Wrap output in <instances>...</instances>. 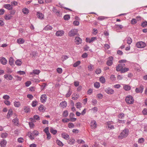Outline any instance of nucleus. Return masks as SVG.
Instances as JSON below:
<instances>
[{"label":"nucleus","instance_id":"ddd939ff","mask_svg":"<svg viewBox=\"0 0 147 147\" xmlns=\"http://www.w3.org/2000/svg\"><path fill=\"white\" fill-rule=\"evenodd\" d=\"M4 77L7 80H11L13 78V77L11 75L8 74L5 75Z\"/></svg>","mask_w":147,"mask_h":147},{"label":"nucleus","instance_id":"ea45409f","mask_svg":"<svg viewBox=\"0 0 147 147\" xmlns=\"http://www.w3.org/2000/svg\"><path fill=\"white\" fill-rule=\"evenodd\" d=\"M76 106L77 108H80L82 107L81 103L80 102H78L76 103Z\"/></svg>","mask_w":147,"mask_h":147},{"label":"nucleus","instance_id":"c756f323","mask_svg":"<svg viewBox=\"0 0 147 147\" xmlns=\"http://www.w3.org/2000/svg\"><path fill=\"white\" fill-rule=\"evenodd\" d=\"M22 12L24 14H27L29 12V10L27 8H24L22 9Z\"/></svg>","mask_w":147,"mask_h":147},{"label":"nucleus","instance_id":"f3484780","mask_svg":"<svg viewBox=\"0 0 147 147\" xmlns=\"http://www.w3.org/2000/svg\"><path fill=\"white\" fill-rule=\"evenodd\" d=\"M4 7L5 8H6L9 10H12L13 9V7L11 5L9 4H7L4 5Z\"/></svg>","mask_w":147,"mask_h":147},{"label":"nucleus","instance_id":"0eeeda50","mask_svg":"<svg viewBox=\"0 0 147 147\" xmlns=\"http://www.w3.org/2000/svg\"><path fill=\"white\" fill-rule=\"evenodd\" d=\"M74 42L76 44L79 45L82 43V40L79 37H76L75 38Z\"/></svg>","mask_w":147,"mask_h":147},{"label":"nucleus","instance_id":"39448f33","mask_svg":"<svg viewBox=\"0 0 147 147\" xmlns=\"http://www.w3.org/2000/svg\"><path fill=\"white\" fill-rule=\"evenodd\" d=\"M52 11L57 16H61V13H60V11L57 10L55 7H53Z\"/></svg>","mask_w":147,"mask_h":147},{"label":"nucleus","instance_id":"f704fd0d","mask_svg":"<svg viewBox=\"0 0 147 147\" xmlns=\"http://www.w3.org/2000/svg\"><path fill=\"white\" fill-rule=\"evenodd\" d=\"M141 25L143 27H145L147 26V21H145L141 23Z\"/></svg>","mask_w":147,"mask_h":147},{"label":"nucleus","instance_id":"4c0bfd02","mask_svg":"<svg viewBox=\"0 0 147 147\" xmlns=\"http://www.w3.org/2000/svg\"><path fill=\"white\" fill-rule=\"evenodd\" d=\"M100 81L103 84L105 83V79L103 77H101L100 78Z\"/></svg>","mask_w":147,"mask_h":147},{"label":"nucleus","instance_id":"bf43d9fd","mask_svg":"<svg viewBox=\"0 0 147 147\" xmlns=\"http://www.w3.org/2000/svg\"><path fill=\"white\" fill-rule=\"evenodd\" d=\"M70 121L69 119H62V121L63 123L68 122Z\"/></svg>","mask_w":147,"mask_h":147},{"label":"nucleus","instance_id":"c03bdc74","mask_svg":"<svg viewBox=\"0 0 147 147\" xmlns=\"http://www.w3.org/2000/svg\"><path fill=\"white\" fill-rule=\"evenodd\" d=\"M39 132L38 131H33L32 134V135L34 136H37L39 134Z\"/></svg>","mask_w":147,"mask_h":147},{"label":"nucleus","instance_id":"58836bf2","mask_svg":"<svg viewBox=\"0 0 147 147\" xmlns=\"http://www.w3.org/2000/svg\"><path fill=\"white\" fill-rule=\"evenodd\" d=\"M80 63V61H78L75 63L73 64V66L74 67H77L78 65H79Z\"/></svg>","mask_w":147,"mask_h":147},{"label":"nucleus","instance_id":"473e14b6","mask_svg":"<svg viewBox=\"0 0 147 147\" xmlns=\"http://www.w3.org/2000/svg\"><path fill=\"white\" fill-rule=\"evenodd\" d=\"M68 115V113L67 111H64L63 114V116L64 117H66Z\"/></svg>","mask_w":147,"mask_h":147},{"label":"nucleus","instance_id":"c85d7f7f","mask_svg":"<svg viewBox=\"0 0 147 147\" xmlns=\"http://www.w3.org/2000/svg\"><path fill=\"white\" fill-rule=\"evenodd\" d=\"M127 42L129 45L132 42V39L129 37H127L126 38Z\"/></svg>","mask_w":147,"mask_h":147},{"label":"nucleus","instance_id":"4468645a","mask_svg":"<svg viewBox=\"0 0 147 147\" xmlns=\"http://www.w3.org/2000/svg\"><path fill=\"white\" fill-rule=\"evenodd\" d=\"M62 137L65 140H68L69 138V135L65 133H63L61 134Z\"/></svg>","mask_w":147,"mask_h":147},{"label":"nucleus","instance_id":"f8f14e48","mask_svg":"<svg viewBox=\"0 0 147 147\" xmlns=\"http://www.w3.org/2000/svg\"><path fill=\"white\" fill-rule=\"evenodd\" d=\"M123 68V65L119 64L116 67V70L117 71H121V70Z\"/></svg>","mask_w":147,"mask_h":147},{"label":"nucleus","instance_id":"c9c22d12","mask_svg":"<svg viewBox=\"0 0 147 147\" xmlns=\"http://www.w3.org/2000/svg\"><path fill=\"white\" fill-rule=\"evenodd\" d=\"M95 88H98L100 86V83L98 82H96L94 84Z\"/></svg>","mask_w":147,"mask_h":147},{"label":"nucleus","instance_id":"4d7b16f0","mask_svg":"<svg viewBox=\"0 0 147 147\" xmlns=\"http://www.w3.org/2000/svg\"><path fill=\"white\" fill-rule=\"evenodd\" d=\"M144 138H141L139 139L138 142V143H141L144 142Z\"/></svg>","mask_w":147,"mask_h":147},{"label":"nucleus","instance_id":"864d4df0","mask_svg":"<svg viewBox=\"0 0 147 147\" xmlns=\"http://www.w3.org/2000/svg\"><path fill=\"white\" fill-rule=\"evenodd\" d=\"M68 126L69 128H73L74 127V125L72 123H69L68 124Z\"/></svg>","mask_w":147,"mask_h":147},{"label":"nucleus","instance_id":"f257e3e1","mask_svg":"<svg viewBox=\"0 0 147 147\" xmlns=\"http://www.w3.org/2000/svg\"><path fill=\"white\" fill-rule=\"evenodd\" d=\"M129 130L127 129H125L121 133L119 136L118 138L121 139L126 137L128 134Z\"/></svg>","mask_w":147,"mask_h":147},{"label":"nucleus","instance_id":"423d86ee","mask_svg":"<svg viewBox=\"0 0 147 147\" xmlns=\"http://www.w3.org/2000/svg\"><path fill=\"white\" fill-rule=\"evenodd\" d=\"M144 89V86L141 85L138 88H136V89L135 91L136 93H141L142 92Z\"/></svg>","mask_w":147,"mask_h":147},{"label":"nucleus","instance_id":"bb28decb","mask_svg":"<svg viewBox=\"0 0 147 147\" xmlns=\"http://www.w3.org/2000/svg\"><path fill=\"white\" fill-rule=\"evenodd\" d=\"M52 28L51 26L49 25H47L44 28V30H51Z\"/></svg>","mask_w":147,"mask_h":147},{"label":"nucleus","instance_id":"20e7f679","mask_svg":"<svg viewBox=\"0 0 147 147\" xmlns=\"http://www.w3.org/2000/svg\"><path fill=\"white\" fill-rule=\"evenodd\" d=\"M78 32V30L73 29L69 32L68 35L69 36H73L76 34Z\"/></svg>","mask_w":147,"mask_h":147},{"label":"nucleus","instance_id":"aec40b11","mask_svg":"<svg viewBox=\"0 0 147 147\" xmlns=\"http://www.w3.org/2000/svg\"><path fill=\"white\" fill-rule=\"evenodd\" d=\"M123 88L126 91L129 90L131 88V87L130 86L126 84H124L123 85Z\"/></svg>","mask_w":147,"mask_h":147},{"label":"nucleus","instance_id":"b1692460","mask_svg":"<svg viewBox=\"0 0 147 147\" xmlns=\"http://www.w3.org/2000/svg\"><path fill=\"white\" fill-rule=\"evenodd\" d=\"M13 111L11 109H10L8 111V113L7 115V118H9L10 116L12 115Z\"/></svg>","mask_w":147,"mask_h":147},{"label":"nucleus","instance_id":"0e129e2a","mask_svg":"<svg viewBox=\"0 0 147 147\" xmlns=\"http://www.w3.org/2000/svg\"><path fill=\"white\" fill-rule=\"evenodd\" d=\"M49 128L48 127H46L44 130V131L45 132L46 134L49 133Z\"/></svg>","mask_w":147,"mask_h":147},{"label":"nucleus","instance_id":"cd10ccee","mask_svg":"<svg viewBox=\"0 0 147 147\" xmlns=\"http://www.w3.org/2000/svg\"><path fill=\"white\" fill-rule=\"evenodd\" d=\"M40 71L38 69H35L33 71L32 73H31V74H34L38 75L40 73Z\"/></svg>","mask_w":147,"mask_h":147},{"label":"nucleus","instance_id":"e433bc0d","mask_svg":"<svg viewBox=\"0 0 147 147\" xmlns=\"http://www.w3.org/2000/svg\"><path fill=\"white\" fill-rule=\"evenodd\" d=\"M56 143L59 146H63V144L62 142L59 140H57Z\"/></svg>","mask_w":147,"mask_h":147},{"label":"nucleus","instance_id":"052dcab7","mask_svg":"<svg viewBox=\"0 0 147 147\" xmlns=\"http://www.w3.org/2000/svg\"><path fill=\"white\" fill-rule=\"evenodd\" d=\"M118 116L119 118L123 119L124 117V114L123 113H121Z\"/></svg>","mask_w":147,"mask_h":147},{"label":"nucleus","instance_id":"a878e982","mask_svg":"<svg viewBox=\"0 0 147 147\" xmlns=\"http://www.w3.org/2000/svg\"><path fill=\"white\" fill-rule=\"evenodd\" d=\"M12 17V16H11L10 15H5L4 16V18L5 20H10L11 18Z\"/></svg>","mask_w":147,"mask_h":147},{"label":"nucleus","instance_id":"338daca9","mask_svg":"<svg viewBox=\"0 0 147 147\" xmlns=\"http://www.w3.org/2000/svg\"><path fill=\"white\" fill-rule=\"evenodd\" d=\"M30 127L31 128H32L34 127V124L32 122H30L29 123Z\"/></svg>","mask_w":147,"mask_h":147},{"label":"nucleus","instance_id":"5701e85b","mask_svg":"<svg viewBox=\"0 0 147 147\" xmlns=\"http://www.w3.org/2000/svg\"><path fill=\"white\" fill-rule=\"evenodd\" d=\"M75 140L73 138H70L68 142V143L70 144H74L75 143Z\"/></svg>","mask_w":147,"mask_h":147},{"label":"nucleus","instance_id":"3c124183","mask_svg":"<svg viewBox=\"0 0 147 147\" xmlns=\"http://www.w3.org/2000/svg\"><path fill=\"white\" fill-rule=\"evenodd\" d=\"M14 105L15 107H18L20 105V103L19 102L16 101L14 102Z\"/></svg>","mask_w":147,"mask_h":147},{"label":"nucleus","instance_id":"de8ad7c7","mask_svg":"<svg viewBox=\"0 0 147 147\" xmlns=\"http://www.w3.org/2000/svg\"><path fill=\"white\" fill-rule=\"evenodd\" d=\"M8 136V134L7 133H2L1 134V137L3 138H6Z\"/></svg>","mask_w":147,"mask_h":147},{"label":"nucleus","instance_id":"13d9d810","mask_svg":"<svg viewBox=\"0 0 147 147\" xmlns=\"http://www.w3.org/2000/svg\"><path fill=\"white\" fill-rule=\"evenodd\" d=\"M57 70V72L59 74H61L62 72V70L61 68H58Z\"/></svg>","mask_w":147,"mask_h":147},{"label":"nucleus","instance_id":"69168bd1","mask_svg":"<svg viewBox=\"0 0 147 147\" xmlns=\"http://www.w3.org/2000/svg\"><path fill=\"white\" fill-rule=\"evenodd\" d=\"M9 98V96L7 95H5L3 96V98L4 99L8 100Z\"/></svg>","mask_w":147,"mask_h":147},{"label":"nucleus","instance_id":"8fccbe9b","mask_svg":"<svg viewBox=\"0 0 147 147\" xmlns=\"http://www.w3.org/2000/svg\"><path fill=\"white\" fill-rule=\"evenodd\" d=\"M33 118L34 119L38 121L40 120V119L39 117L37 115H34L33 117Z\"/></svg>","mask_w":147,"mask_h":147},{"label":"nucleus","instance_id":"7ed1b4c3","mask_svg":"<svg viewBox=\"0 0 147 147\" xmlns=\"http://www.w3.org/2000/svg\"><path fill=\"white\" fill-rule=\"evenodd\" d=\"M136 47L138 48H143L146 46L145 43L142 41L137 42L136 45Z\"/></svg>","mask_w":147,"mask_h":147},{"label":"nucleus","instance_id":"37998d69","mask_svg":"<svg viewBox=\"0 0 147 147\" xmlns=\"http://www.w3.org/2000/svg\"><path fill=\"white\" fill-rule=\"evenodd\" d=\"M70 18V16L69 15H65L63 17V18L65 20H68Z\"/></svg>","mask_w":147,"mask_h":147},{"label":"nucleus","instance_id":"412c9836","mask_svg":"<svg viewBox=\"0 0 147 147\" xmlns=\"http://www.w3.org/2000/svg\"><path fill=\"white\" fill-rule=\"evenodd\" d=\"M37 16L38 18L40 19H42L43 18L44 15L40 12H37Z\"/></svg>","mask_w":147,"mask_h":147},{"label":"nucleus","instance_id":"49530a36","mask_svg":"<svg viewBox=\"0 0 147 147\" xmlns=\"http://www.w3.org/2000/svg\"><path fill=\"white\" fill-rule=\"evenodd\" d=\"M44 107L43 105H40L38 107V110L40 111H43Z\"/></svg>","mask_w":147,"mask_h":147},{"label":"nucleus","instance_id":"79ce46f5","mask_svg":"<svg viewBox=\"0 0 147 147\" xmlns=\"http://www.w3.org/2000/svg\"><path fill=\"white\" fill-rule=\"evenodd\" d=\"M129 70V69L128 68H123L121 72L122 73H125Z\"/></svg>","mask_w":147,"mask_h":147},{"label":"nucleus","instance_id":"72a5a7b5","mask_svg":"<svg viewBox=\"0 0 147 147\" xmlns=\"http://www.w3.org/2000/svg\"><path fill=\"white\" fill-rule=\"evenodd\" d=\"M72 93V91L71 90L70 88H69V90L68 91V93L66 94V97H69Z\"/></svg>","mask_w":147,"mask_h":147},{"label":"nucleus","instance_id":"a211bd4d","mask_svg":"<svg viewBox=\"0 0 147 147\" xmlns=\"http://www.w3.org/2000/svg\"><path fill=\"white\" fill-rule=\"evenodd\" d=\"M14 60L13 58L11 57L9 59V63L11 66H13L14 65Z\"/></svg>","mask_w":147,"mask_h":147},{"label":"nucleus","instance_id":"6e6552de","mask_svg":"<svg viewBox=\"0 0 147 147\" xmlns=\"http://www.w3.org/2000/svg\"><path fill=\"white\" fill-rule=\"evenodd\" d=\"M109 59L108 60L107 62V64L108 66H111L113 64V58L112 57H109Z\"/></svg>","mask_w":147,"mask_h":147},{"label":"nucleus","instance_id":"680f3d73","mask_svg":"<svg viewBox=\"0 0 147 147\" xmlns=\"http://www.w3.org/2000/svg\"><path fill=\"white\" fill-rule=\"evenodd\" d=\"M24 111L26 113H28L30 111L29 108H27L26 107H25L24 109Z\"/></svg>","mask_w":147,"mask_h":147},{"label":"nucleus","instance_id":"2eb2a0df","mask_svg":"<svg viewBox=\"0 0 147 147\" xmlns=\"http://www.w3.org/2000/svg\"><path fill=\"white\" fill-rule=\"evenodd\" d=\"M7 141L3 139L0 142V145L1 147H5L6 146Z\"/></svg>","mask_w":147,"mask_h":147},{"label":"nucleus","instance_id":"e2e57ef3","mask_svg":"<svg viewBox=\"0 0 147 147\" xmlns=\"http://www.w3.org/2000/svg\"><path fill=\"white\" fill-rule=\"evenodd\" d=\"M110 78L112 81H114L115 80L116 78L115 75H112L110 77Z\"/></svg>","mask_w":147,"mask_h":147},{"label":"nucleus","instance_id":"7c9ffc66","mask_svg":"<svg viewBox=\"0 0 147 147\" xmlns=\"http://www.w3.org/2000/svg\"><path fill=\"white\" fill-rule=\"evenodd\" d=\"M50 131L52 134L54 135L56 134L57 132V131L56 130L53 129L52 128H51L50 129Z\"/></svg>","mask_w":147,"mask_h":147},{"label":"nucleus","instance_id":"dca6fc26","mask_svg":"<svg viewBox=\"0 0 147 147\" xmlns=\"http://www.w3.org/2000/svg\"><path fill=\"white\" fill-rule=\"evenodd\" d=\"M64 33V31L62 30L58 31L56 32L55 34L57 36H61Z\"/></svg>","mask_w":147,"mask_h":147},{"label":"nucleus","instance_id":"6ab92c4d","mask_svg":"<svg viewBox=\"0 0 147 147\" xmlns=\"http://www.w3.org/2000/svg\"><path fill=\"white\" fill-rule=\"evenodd\" d=\"M90 124L92 128L94 129L96 127L97 124L96 122L95 121H92L90 123Z\"/></svg>","mask_w":147,"mask_h":147},{"label":"nucleus","instance_id":"09e8293b","mask_svg":"<svg viewBox=\"0 0 147 147\" xmlns=\"http://www.w3.org/2000/svg\"><path fill=\"white\" fill-rule=\"evenodd\" d=\"M137 22L136 20V19H133L131 21V23L132 24H134Z\"/></svg>","mask_w":147,"mask_h":147},{"label":"nucleus","instance_id":"1a4fd4ad","mask_svg":"<svg viewBox=\"0 0 147 147\" xmlns=\"http://www.w3.org/2000/svg\"><path fill=\"white\" fill-rule=\"evenodd\" d=\"M105 91L107 93L109 94H113L114 92V90L110 88H106Z\"/></svg>","mask_w":147,"mask_h":147},{"label":"nucleus","instance_id":"4be33fe9","mask_svg":"<svg viewBox=\"0 0 147 147\" xmlns=\"http://www.w3.org/2000/svg\"><path fill=\"white\" fill-rule=\"evenodd\" d=\"M25 40L22 38H19L17 40V42L19 44H22L24 42Z\"/></svg>","mask_w":147,"mask_h":147},{"label":"nucleus","instance_id":"393cba45","mask_svg":"<svg viewBox=\"0 0 147 147\" xmlns=\"http://www.w3.org/2000/svg\"><path fill=\"white\" fill-rule=\"evenodd\" d=\"M60 105L63 108L65 107L67 105V102L65 101H63L60 103Z\"/></svg>","mask_w":147,"mask_h":147},{"label":"nucleus","instance_id":"f03ea898","mask_svg":"<svg viewBox=\"0 0 147 147\" xmlns=\"http://www.w3.org/2000/svg\"><path fill=\"white\" fill-rule=\"evenodd\" d=\"M125 100L126 102L128 104H132L134 101L133 97L130 95L127 96L125 98Z\"/></svg>","mask_w":147,"mask_h":147},{"label":"nucleus","instance_id":"2f4dec72","mask_svg":"<svg viewBox=\"0 0 147 147\" xmlns=\"http://www.w3.org/2000/svg\"><path fill=\"white\" fill-rule=\"evenodd\" d=\"M15 63L17 65H20L22 64V62L19 60H16L15 62Z\"/></svg>","mask_w":147,"mask_h":147},{"label":"nucleus","instance_id":"6e6d98bb","mask_svg":"<svg viewBox=\"0 0 147 147\" xmlns=\"http://www.w3.org/2000/svg\"><path fill=\"white\" fill-rule=\"evenodd\" d=\"M92 104L93 105H95L97 103V101L96 99H92Z\"/></svg>","mask_w":147,"mask_h":147},{"label":"nucleus","instance_id":"9d476101","mask_svg":"<svg viewBox=\"0 0 147 147\" xmlns=\"http://www.w3.org/2000/svg\"><path fill=\"white\" fill-rule=\"evenodd\" d=\"M0 61L1 63L3 65H6L7 63V60L4 57H1L0 59Z\"/></svg>","mask_w":147,"mask_h":147},{"label":"nucleus","instance_id":"603ef678","mask_svg":"<svg viewBox=\"0 0 147 147\" xmlns=\"http://www.w3.org/2000/svg\"><path fill=\"white\" fill-rule=\"evenodd\" d=\"M68 58V57L67 55H63L61 57V60L62 61H63L67 59Z\"/></svg>","mask_w":147,"mask_h":147},{"label":"nucleus","instance_id":"774afa93","mask_svg":"<svg viewBox=\"0 0 147 147\" xmlns=\"http://www.w3.org/2000/svg\"><path fill=\"white\" fill-rule=\"evenodd\" d=\"M142 113L144 115H147V109H144L142 111Z\"/></svg>","mask_w":147,"mask_h":147},{"label":"nucleus","instance_id":"a19ab883","mask_svg":"<svg viewBox=\"0 0 147 147\" xmlns=\"http://www.w3.org/2000/svg\"><path fill=\"white\" fill-rule=\"evenodd\" d=\"M38 103V102L36 101H33L32 102V107H35Z\"/></svg>","mask_w":147,"mask_h":147},{"label":"nucleus","instance_id":"9b49d317","mask_svg":"<svg viewBox=\"0 0 147 147\" xmlns=\"http://www.w3.org/2000/svg\"><path fill=\"white\" fill-rule=\"evenodd\" d=\"M47 96L46 94H42L40 97V101L42 102H44L46 101L47 99Z\"/></svg>","mask_w":147,"mask_h":147},{"label":"nucleus","instance_id":"a18cd8bd","mask_svg":"<svg viewBox=\"0 0 147 147\" xmlns=\"http://www.w3.org/2000/svg\"><path fill=\"white\" fill-rule=\"evenodd\" d=\"M107 17H103V16H100L99 17H98L97 19L98 20H104V19H107Z\"/></svg>","mask_w":147,"mask_h":147},{"label":"nucleus","instance_id":"5fc2aeb1","mask_svg":"<svg viewBox=\"0 0 147 147\" xmlns=\"http://www.w3.org/2000/svg\"><path fill=\"white\" fill-rule=\"evenodd\" d=\"M77 142L78 143L80 144L81 143L84 144L85 143V142L84 140H77Z\"/></svg>","mask_w":147,"mask_h":147}]
</instances>
